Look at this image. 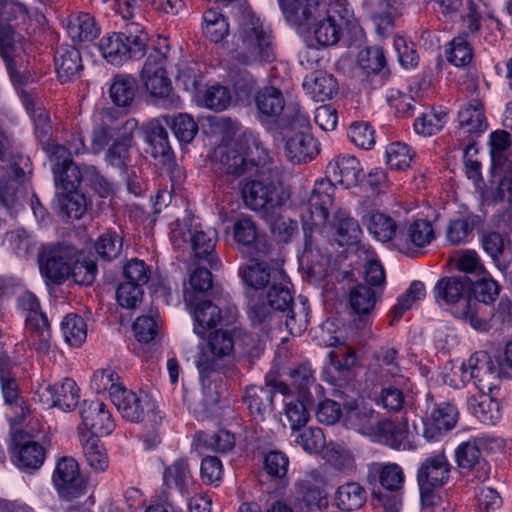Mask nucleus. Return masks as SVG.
Instances as JSON below:
<instances>
[{
  "instance_id": "nucleus-1",
  "label": "nucleus",
  "mask_w": 512,
  "mask_h": 512,
  "mask_svg": "<svg viewBox=\"0 0 512 512\" xmlns=\"http://www.w3.org/2000/svg\"><path fill=\"white\" fill-rule=\"evenodd\" d=\"M287 22L309 33L323 47L336 45L353 20L342 0H278Z\"/></svg>"
},
{
  "instance_id": "nucleus-2",
  "label": "nucleus",
  "mask_w": 512,
  "mask_h": 512,
  "mask_svg": "<svg viewBox=\"0 0 512 512\" xmlns=\"http://www.w3.org/2000/svg\"><path fill=\"white\" fill-rule=\"evenodd\" d=\"M335 195V186L328 180H317L305 205V211L301 213L303 230L305 233V248L302 260L313 264L323 265L328 262V257L321 255L319 260L314 257V238L315 234L322 236L327 229L329 210L333 204Z\"/></svg>"
},
{
  "instance_id": "nucleus-3",
  "label": "nucleus",
  "mask_w": 512,
  "mask_h": 512,
  "mask_svg": "<svg viewBox=\"0 0 512 512\" xmlns=\"http://www.w3.org/2000/svg\"><path fill=\"white\" fill-rule=\"evenodd\" d=\"M436 304L448 310L455 318L468 323L473 329L485 331L489 328L486 318L480 315L481 306L468 294L467 283L459 277H443L434 286Z\"/></svg>"
},
{
  "instance_id": "nucleus-4",
  "label": "nucleus",
  "mask_w": 512,
  "mask_h": 512,
  "mask_svg": "<svg viewBox=\"0 0 512 512\" xmlns=\"http://www.w3.org/2000/svg\"><path fill=\"white\" fill-rule=\"evenodd\" d=\"M233 45V60L241 65L270 62L275 58L271 28L254 15L245 17Z\"/></svg>"
},
{
  "instance_id": "nucleus-5",
  "label": "nucleus",
  "mask_w": 512,
  "mask_h": 512,
  "mask_svg": "<svg viewBox=\"0 0 512 512\" xmlns=\"http://www.w3.org/2000/svg\"><path fill=\"white\" fill-rule=\"evenodd\" d=\"M369 483L379 482L383 490L373 491L377 512H399L402 505V489L405 475L396 463L372 462L367 466Z\"/></svg>"
},
{
  "instance_id": "nucleus-6",
  "label": "nucleus",
  "mask_w": 512,
  "mask_h": 512,
  "mask_svg": "<svg viewBox=\"0 0 512 512\" xmlns=\"http://www.w3.org/2000/svg\"><path fill=\"white\" fill-rule=\"evenodd\" d=\"M445 382L456 389L473 382L480 392L491 393L498 385L499 372L486 351H477L467 362L454 368L452 374L446 376Z\"/></svg>"
},
{
  "instance_id": "nucleus-7",
  "label": "nucleus",
  "mask_w": 512,
  "mask_h": 512,
  "mask_svg": "<svg viewBox=\"0 0 512 512\" xmlns=\"http://www.w3.org/2000/svg\"><path fill=\"white\" fill-rule=\"evenodd\" d=\"M170 230V241L174 248L181 249L190 241L195 256L206 259L211 268H217L218 259L212 254L217 242V231L214 228L204 230L194 218L187 217L172 222Z\"/></svg>"
},
{
  "instance_id": "nucleus-8",
  "label": "nucleus",
  "mask_w": 512,
  "mask_h": 512,
  "mask_svg": "<svg viewBox=\"0 0 512 512\" xmlns=\"http://www.w3.org/2000/svg\"><path fill=\"white\" fill-rule=\"evenodd\" d=\"M133 29L125 32H113L103 36L99 42V50L112 65L120 66L130 59H140L146 53L148 35L140 25L131 23Z\"/></svg>"
},
{
  "instance_id": "nucleus-9",
  "label": "nucleus",
  "mask_w": 512,
  "mask_h": 512,
  "mask_svg": "<svg viewBox=\"0 0 512 512\" xmlns=\"http://www.w3.org/2000/svg\"><path fill=\"white\" fill-rule=\"evenodd\" d=\"M21 19L23 23L29 19V12L26 7L15 0H0V53L4 58L9 72L10 78L13 82L21 83V77L16 70V52L22 48L19 39H16V34L9 22Z\"/></svg>"
},
{
  "instance_id": "nucleus-10",
  "label": "nucleus",
  "mask_w": 512,
  "mask_h": 512,
  "mask_svg": "<svg viewBox=\"0 0 512 512\" xmlns=\"http://www.w3.org/2000/svg\"><path fill=\"white\" fill-rule=\"evenodd\" d=\"M246 206L264 216L273 215L288 200V193L269 178H258L247 182L242 189Z\"/></svg>"
},
{
  "instance_id": "nucleus-11",
  "label": "nucleus",
  "mask_w": 512,
  "mask_h": 512,
  "mask_svg": "<svg viewBox=\"0 0 512 512\" xmlns=\"http://www.w3.org/2000/svg\"><path fill=\"white\" fill-rule=\"evenodd\" d=\"M141 80L145 91L155 101H163L173 107H179L181 100L175 96L172 82L167 75L165 58L157 53L150 54L141 71Z\"/></svg>"
},
{
  "instance_id": "nucleus-12",
  "label": "nucleus",
  "mask_w": 512,
  "mask_h": 512,
  "mask_svg": "<svg viewBox=\"0 0 512 512\" xmlns=\"http://www.w3.org/2000/svg\"><path fill=\"white\" fill-rule=\"evenodd\" d=\"M452 465L444 450L427 456L417 470V482L423 501L432 497L433 492L445 486L450 480Z\"/></svg>"
},
{
  "instance_id": "nucleus-13",
  "label": "nucleus",
  "mask_w": 512,
  "mask_h": 512,
  "mask_svg": "<svg viewBox=\"0 0 512 512\" xmlns=\"http://www.w3.org/2000/svg\"><path fill=\"white\" fill-rule=\"evenodd\" d=\"M73 262L74 248L67 245H44L38 253L41 275L54 284H61L70 276Z\"/></svg>"
},
{
  "instance_id": "nucleus-14",
  "label": "nucleus",
  "mask_w": 512,
  "mask_h": 512,
  "mask_svg": "<svg viewBox=\"0 0 512 512\" xmlns=\"http://www.w3.org/2000/svg\"><path fill=\"white\" fill-rule=\"evenodd\" d=\"M53 485L59 497L73 502L87 495V482L81 477L78 462L70 456H64L56 462L52 475Z\"/></svg>"
},
{
  "instance_id": "nucleus-15",
  "label": "nucleus",
  "mask_w": 512,
  "mask_h": 512,
  "mask_svg": "<svg viewBox=\"0 0 512 512\" xmlns=\"http://www.w3.org/2000/svg\"><path fill=\"white\" fill-rule=\"evenodd\" d=\"M191 314L193 317L194 333L204 339L208 330L218 325L229 326L236 322L238 317L237 307L233 304H226L224 308L209 300L196 303Z\"/></svg>"
},
{
  "instance_id": "nucleus-16",
  "label": "nucleus",
  "mask_w": 512,
  "mask_h": 512,
  "mask_svg": "<svg viewBox=\"0 0 512 512\" xmlns=\"http://www.w3.org/2000/svg\"><path fill=\"white\" fill-rule=\"evenodd\" d=\"M245 155L230 151L225 154V171L230 174L242 175L244 173L264 174L265 165L269 162V153L263 145L256 139H253L252 146L248 147Z\"/></svg>"
},
{
  "instance_id": "nucleus-17",
  "label": "nucleus",
  "mask_w": 512,
  "mask_h": 512,
  "mask_svg": "<svg viewBox=\"0 0 512 512\" xmlns=\"http://www.w3.org/2000/svg\"><path fill=\"white\" fill-rule=\"evenodd\" d=\"M82 425L78 431H88L99 436H108L115 429V422L106 404L100 400H85L80 410Z\"/></svg>"
},
{
  "instance_id": "nucleus-18",
  "label": "nucleus",
  "mask_w": 512,
  "mask_h": 512,
  "mask_svg": "<svg viewBox=\"0 0 512 512\" xmlns=\"http://www.w3.org/2000/svg\"><path fill=\"white\" fill-rule=\"evenodd\" d=\"M47 152L53 162L52 171L56 186H60L65 192L76 191L81 182V171L71 158L65 157V148L61 145H52Z\"/></svg>"
},
{
  "instance_id": "nucleus-19",
  "label": "nucleus",
  "mask_w": 512,
  "mask_h": 512,
  "mask_svg": "<svg viewBox=\"0 0 512 512\" xmlns=\"http://www.w3.org/2000/svg\"><path fill=\"white\" fill-rule=\"evenodd\" d=\"M138 127V121L134 118L126 120L117 131V137L108 148L106 164L125 171L129 163V150L133 143V135Z\"/></svg>"
},
{
  "instance_id": "nucleus-20",
  "label": "nucleus",
  "mask_w": 512,
  "mask_h": 512,
  "mask_svg": "<svg viewBox=\"0 0 512 512\" xmlns=\"http://www.w3.org/2000/svg\"><path fill=\"white\" fill-rule=\"evenodd\" d=\"M329 176L326 180L335 181L345 188L358 185L363 177V168L359 160L352 155H340L329 162L326 168ZM334 186V184H332Z\"/></svg>"
},
{
  "instance_id": "nucleus-21",
  "label": "nucleus",
  "mask_w": 512,
  "mask_h": 512,
  "mask_svg": "<svg viewBox=\"0 0 512 512\" xmlns=\"http://www.w3.org/2000/svg\"><path fill=\"white\" fill-rule=\"evenodd\" d=\"M254 102L256 117L262 124H271L278 121L285 108V99L280 89L267 86L259 90Z\"/></svg>"
},
{
  "instance_id": "nucleus-22",
  "label": "nucleus",
  "mask_w": 512,
  "mask_h": 512,
  "mask_svg": "<svg viewBox=\"0 0 512 512\" xmlns=\"http://www.w3.org/2000/svg\"><path fill=\"white\" fill-rule=\"evenodd\" d=\"M458 410L455 405L442 402L435 406L424 422V436L436 440L443 432L453 429L457 423Z\"/></svg>"
},
{
  "instance_id": "nucleus-23",
  "label": "nucleus",
  "mask_w": 512,
  "mask_h": 512,
  "mask_svg": "<svg viewBox=\"0 0 512 512\" xmlns=\"http://www.w3.org/2000/svg\"><path fill=\"white\" fill-rule=\"evenodd\" d=\"M434 239L435 232L432 223L425 219H416L399 236L397 245L402 253L412 255L415 248H424Z\"/></svg>"
},
{
  "instance_id": "nucleus-24",
  "label": "nucleus",
  "mask_w": 512,
  "mask_h": 512,
  "mask_svg": "<svg viewBox=\"0 0 512 512\" xmlns=\"http://www.w3.org/2000/svg\"><path fill=\"white\" fill-rule=\"evenodd\" d=\"M455 458L459 468L473 473V479L483 482L489 478V465L481 460V452L475 439L462 442L455 450Z\"/></svg>"
},
{
  "instance_id": "nucleus-25",
  "label": "nucleus",
  "mask_w": 512,
  "mask_h": 512,
  "mask_svg": "<svg viewBox=\"0 0 512 512\" xmlns=\"http://www.w3.org/2000/svg\"><path fill=\"white\" fill-rule=\"evenodd\" d=\"M273 388L285 396V414L293 430H299L306 425L309 419L308 405L312 402V398L302 399L296 396V399L289 398L292 391L289 386L282 381L273 382Z\"/></svg>"
},
{
  "instance_id": "nucleus-26",
  "label": "nucleus",
  "mask_w": 512,
  "mask_h": 512,
  "mask_svg": "<svg viewBox=\"0 0 512 512\" xmlns=\"http://www.w3.org/2000/svg\"><path fill=\"white\" fill-rule=\"evenodd\" d=\"M372 408L356 403L346 409L344 421L348 428L374 438L380 419Z\"/></svg>"
},
{
  "instance_id": "nucleus-27",
  "label": "nucleus",
  "mask_w": 512,
  "mask_h": 512,
  "mask_svg": "<svg viewBox=\"0 0 512 512\" xmlns=\"http://www.w3.org/2000/svg\"><path fill=\"white\" fill-rule=\"evenodd\" d=\"M273 391L257 385L248 386L242 397L250 415L257 420H264L273 411Z\"/></svg>"
},
{
  "instance_id": "nucleus-28",
  "label": "nucleus",
  "mask_w": 512,
  "mask_h": 512,
  "mask_svg": "<svg viewBox=\"0 0 512 512\" xmlns=\"http://www.w3.org/2000/svg\"><path fill=\"white\" fill-rule=\"evenodd\" d=\"M303 89L315 101L331 99L338 92L336 78L327 72L318 70L307 75L303 80Z\"/></svg>"
},
{
  "instance_id": "nucleus-29",
  "label": "nucleus",
  "mask_w": 512,
  "mask_h": 512,
  "mask_svg": "<svg viewBox=\"0 0 512 512\" xmlns=\"http://www.w3.org/2000/svg\"><path fill=\"white\" fill-rule=\"evenodd\" d=\"M79 441L81 443L85 460L89 467L95 472H104L109 467V457L99 437L88 431L79 430Z\"/></svg>"
},
{
  "instance_id": "nucleus-30",
  "label": "nucleus",
  "mask_w": 512,
  "mask_h": 512,
  "mask_svg": "<svg viewBox=\"0 0 512 512\" xmlns=\"http://www.w3.org/2000/svg\"><path fill=\"white\" fill-rule=\"evenodd\" d=\"M54 62L58 79L62 83L76 78L83 68L81 54L72 46L59 47Z\"/></svg>"
},
{
  "instance_id": "nucleus-31",
  "label": "nucleus",
  "mask_w": 512,
  "mask_h": 512,
  "mask_svg": "<svg viewBox=\"0 0 512 512\" xmlns=\"http://www.w3.org/2000/svg\"><path fill=\"white\" fill-rule=\"evenodd\" d=\"M333 228L340 246H353L361 241L362 229L356 219L345 210H338L333 216Z\"/></svg>"
},
{
  "instance_id": "nucleus-32",
  "label": "nucleus",
  "mask_w": 512,
  "mask_h": 512,
  "mask_svg": "<svg viewBox=\"0 0 512 512\" xmlns=\"http://www.w3.org/2000/svg\"><path fill=\"white\" fill-rule=\"evenodd\" d=\"M112 402L123 418L131 422L141 421L145 410L150 406L146 396L139 397L136 393L128 391L125 387L119 392V395L114 396Z\"/></svg>"
},
{
  "instance_id": "nucleus-33",
  "label": "nucleus",
  "mask_w": 512,
  "mask_h": 512,
  "mask_svg": "<svg viewBox=\"0 0 512 512\" xmlns=\"http://www.w3.org/2000/svg\"><path fill=\"white\" fill-rule=\"evenodd\" d=\"M459 128L463 133L480 135L487 129L484 105L473 100L464 105L458 112Z\"/></svg>"
},
{
  "instance_id": "nucleus-34",
  "label": "nucleus",
  "mask_w": 512,
  "mask_h": 512,
  "mask_svg": "<svg viewBox=\"0 0 512 512\" xmlns=\"http://www.w3.org/2000/svg\"><path fill=\"white\" fill-rule=\"evenodd\" d=\"M53 406L68 412L76 408L80 399V388L71 378L49 385L47 387Z\"/></svg>"
},
{
  "instance_id": "nucleus-35",
  "label": "nucleus",
  "mask_w": 512,
  "mask_h": 512,
  "mask_svg": "<svg viewBox=\"0 0 512 512\" xmlns=\"http://www.w3.org/2000/svg\"><path fill=\"white\" fill-rule=\"evenodd\" d=\"M363 223L369 234L380 242H390L397 235L398 224L388 214L379 211L370 212L364 217Z\"/></svg>"
},
{
  "instance_id": "nucleus-36",
  "label": "nucleus",
  "mask_w": 512,
  "mask_h": 512,
  "mask_svg": "<svg viewBox=\"0 0 512 512\" xmlns=\"http://www.w3.org/2000/svg\"><path fill=\"white\" fill-rule=\"evenodd\" d=\"M317 152L316 141L308 134L296 132L286 140L285 155L293 163L311 160Z\"/></svg>"
},
{
  "instance_id": "nucleus-37",
  "label": "nucleus",
  "mask_w": 512,
  "mask_h": 512,
  "mask_svg": "<svg viewBox=\"0 0 512 512\" xmlns=\"http://www.w3.org/2000/svg\"><path fill=\"white\" fill-rule=\"evenodd\" d=\"M291 283L283 269L274 270V281L267 294L271 308L275 311H286L293 303V296L290 290Z\"/></svg>"
},
{
  "instance_id": "nucleus-38",
  "label": "nucleus",
  "mask_w": 512,
  "mask_h": 512,
  "mask_svg": "<svg viewBox=\"0 0 512 512\" xmlns=\"http://www.w3.org/2000/svg\"><path fill=\"white\" fill-rule=\"evenodd\" d=\"M408 435L406 424L382 419L373 439L394 449H405L409 444Z\"/></svg>"
},
{
  "instance_id": "nucleus-39",
  "label": "nucleus",
  "mask_w": 512,
  "mask_h": 512,
  "mask_svg": "<svg viewBox=\"0 0 512 512\" xmlns=\"http://www.w3.org/2000/svg\"><path fill=\"white\" fill-rule=\"evenodd\" d=\"M137 91L136 79L128 74H116L109 86V96L114 105L129 107L135 98Z\"/></svg>"
},
{
  "instance_id": "nucleus-40",
  "label": "nucleus",
  "mask_w": 512,
  "mask_h": 512,
  "mask_svg": "<svg viewBox=\"0 0 512 512\" xmlns=\"http://www.w3.org/2000/svg\"><path fill=\"white\" fill-rule=\"evenodd\" d=\"M367 492L358 482L349 481L340 485L335 492V503L343 511H355L366 502Z\"/></svg>"
},
{
  "instance_id": "nucleus-41",
  "label": "nucleus",
  "mask_w": 512,
  "mask_h": 512,
  "mask_svg": "<svg viewBox=\"0 0 512 512\" xmlns=\"http://www.w3.org/2000/svg\"><path fill=\"white\" fill-rule=\"evenodd\" d=\"M163 483L167 488H175L181 494L187 492L190 485L193 484V476L187 459L178 458L167 466L163 473Z\"/></svg>"
},
{
  "instance_id": "nucleus-42",
  "label": "nucleus",
  "mask_w": 512,
  "mask_h": 512,
  "mask_svg": "<svg viewBox=\"0 0 512 512\" xmlns=\"http://www.w3.org/2000/svg\"><path fill=\"white\" fill-rule=\"evenodd\" d=\"M45 459L44 448L35 441H29L15 446L13 449V462L21 470L39 469Z\"/></svg>"
},
{
  "instance_id": "nucleus-43",
  "label": "nucleus",
  "mask_w": 512,
  "mask_h": 512,
  "mask_svg": "<svg viewBox=\"0 0 512 512\" xmlns=\"http://www.w3.org/2000/svg\"><path fill=\"white\" fill-rule=\"evenodd\" d=\"M264 263L251 259L244 267L239 269L243 282L254 290L264 289L274 281V270Z\"/></svg>"
},
{
  "instance_id": "nucleus-44",
  "label": "nucleus",
  "mask_w": 512,
  "mask_h": 512,
  "mask_svg": "<svg viewBox=\"0 0 512 512\" xmlns=\"http://www.w3.org/2000/svg\"><path fill=\"white\" fill-rule=\"evenodd\" d=\"M329 366L327 372L331 373V378L327 379L335 385L337 378L350 370L356 363V353L348 346L340 345L328 353Z\"/></svg>"
},
{
  "instance_id": "nucleus-45",
  "label": "nucleus",
  "mask_w": 512,
  "mask_h": 512,
  "mask_svg": "<svg viewBox=\"0 0 512 512\" xmlns=\"http://www.w3.org/2000/svg\"><path fill=\"white\" fill-rule=\"evenodd\" d=\"M426 296L425 285L421 281H413L409 288L397 298L396 304L391 308L390 324L398 322L404 313L413 308L414 304L421 301Z\"/></svg>"
},
{
  "instance_id": "nucleus-46",
  "label": "nucleus",
  "mask_w": 512,
  "mask_h": 512,
  "mask_svg": "<svg viewBox=\"0 0 512 512\" xmlns=\"http://www.w3.org/2000/svg\"><path fill=\"white\" fill-rule=\"evenodd\" d=\"M202 32L211 42H222L230 32L227 18L215 9L206 10L202 16Z\"/></svg>"
},
{
  "instance_id": "nucleus-47",
  "label": "nucleus",
  "mask_w": 512,
  "mask_h": 512,
  "mask_svg": "<svg viewBox=\"0 0 512 512\" xmlns=\"http://www.w3.org/2000/svg\"><path fill=\"white\" fill-rule=\"evenodd\" d=\"M90 387L96 393H108L111 401L125 387L118 373L108 367L97 369L90 380Z\"/></svg>"
},
{
  "instance_id": "nucleus-48",
  "label": "nucleus",
  "mask_w": 512,
  "mask_h": 512,
  "mask_svg": "<svg viewBox=\"0 0 512 512\" xmlns=\"http://www.w3.org/2000/svg\"><path fill=\"white\" fill-rule=\"evenodd\" d=\"M67 32L74 42H90L97 38L100 29L88 13H81L69 20Z\"/></svg>"
},
{
  "instance_id": "nucleus-49",
  "label": "nucleus",
  "mask_w": 512,
  "mask_h": 512,
  "mask_svg": "<svg viewBox=\"0 0 512 512\" xmlns=\"http://www.w3.org/2000/svg\"><path fill=\"white\" fill-rule=\"evenodd\" d=\"M470 409L475 417L486 425H495L501 418L500 404L497 400L482 393L469 401Z\"/></svg>"
},
{
  "instance_id": "nucleus-50",
  "label": "nucleus",
  "mask_w": 512,
  "mask_h": 512,
  "mask_svg": "<svg viewBox=\"0 0 512 512\" xmlns=\"http://www.w3.org/2000/svg\"><path fill=\"white\" fill-rule=\"evenodd\" d=\"M448 121V112L446 108H433L423 113L414 121V130L417 134L423 136H432L438 133Z\"/></svg>"
},
{
  "instance_id": "nucleus-51",
  "label": "nucleus",
  "mask_w": 512,
  "mask_h": 512,
  "mask_svg": "<svg viewBox=\"0 0 512 512\" xmlns=\"http://www.w3.org/2000/svg\"><path fill=\"white\" fill-rule=\"evenodd\" d=\"M19 96L27 113L33 119L37 133L46 135L50 129V118L42 103L25 90H21Z\"/></svg>"
},
{
  "instance_id": "nucleus-52",
  "label": "nucleus",
  "mask_w": 512,
  "mask_h": 512,
  "mask_svg": "<svg viewBox=\"0 0 512 512\" xmlns=\"http://www.w3.org/2000/svg\"><path fill=\"white\" fill-rule=\"evenodd\" d=\"M381 296L377 290L359 284L350 291L349 302L357 314L368 315L373 311L376 302Z\"/></svg>"
},
{
  "instance_id": "nucleus-53",
  "label": "nucleus",
  "mask_w": 512,
  "mask_h": 512,
  "mask_svg": "<svg viewBox=\"0 0 512 512\" xmlns=\"http://www.w3.org/2000/svg\"><path fill=\"white\" fill-rule=\"evenodd\" d=\"M18 307L25 316L26 328L46 326L48 319L40 310V303L33 293L24 292L18 298Z\"/></svg>"
},
{
  "instance_id": "nucleus-54",
  "label": "nucleus",
  "mask_w": 512,
  "mask_h": 512,
  "mask_svg": "<svg viewBox=\"0 0 512 512\" xmlns=\"http://www.w3.org/2000/svg\"><path fill=\"white\" fill-rule=\"evenodd\" d=\"M65 342L72 347H80L87 337V324L76 314H68L61 322Z\"/></svg>"
},
{
  "instance_id": "nucleus-55",
  "label": "nucleus",
  "mask_w": 512,
  "mask_h": 512,
  "mask_svg": "<svg viewBox=\"0 0 512 512\" xmlns=\"http://www.w3.org/2000/svg\"><path fill=\"white\" fill-rule=\"evenodd\" d=\"M26 194L24 181L17 178L0 179V205L7 210L15 208Z\"/></svg>"
},
{
  "instance_id": "nucleus-56",
  "label": "nucleus",
  "mask_w": 512,
  "mask_h": 512,
  "mask_svg": "<svg viewBox=\"0 0 512 512\" xmlns=\"http://www.w3.org/2000/svg\"><path fill=\"white\" fill-rule=\"evenodd\" d=\"M414 158L413 150L403 142H392L386 147L385 161L393 170H406Z\"/></svg>"
},
{
  "instance_id": "nucleus-57",
  "label": "nucleus",
  "mask_w": 512,
  "mask_h": 512,
  "mask_svg": "<svg viewBox=\"0 0 512 512\" xmlns=\"http://www.w3.org/2000/svg\"><path fill=\"white\" fill-rule=\"evenodd\" d=\"M166 124L171 128L176 138L181 142H190L198 132V125L193 117L187 113H179L165 117Z\"/></svg>"
},
{
  "instance_id": "nucleus-58",
  "label": "nucleus",
  "mask_w": 512,
  "mask_h": 512,
  "mask_svg": "<svg viewBox=\"0 0 512 512\" xmlns=\"http://www.w3.org/2000/svg\"><path fill=\"white\" fill-rule=\"evenodd\" d=\"M232 234L235 242L244 247H252L259 239L258 227L249 216H241L235 220Z\"/></svg>"
},
{
  "instance_id": "nucleus-59",
  "label": "nucleus",
  "mask_w": 512,
  "mask_h": 512,
  "mask_svg": "<svg viewBox=\"0 0 512 512\" xmlns=\"http://www.w3.org/2000/svg\"><path fill=\"white\" fill-rule=\"evenodd\" d=\"M161 320L157 313L139 316L133 323V332L137 341L149 343L159 334Z\"/></svg>"
},
{
  "instance_id": "nucleus-60",
  "label": "nucleus",
  "mask_w": 512,
  "mask_h": 512,
  "mask_svg": "<svg viewBox=\"0 0 512 512\" xmlns=\"http://www.w3.org/2000/svg\"><path fill=\"white\" fill-rule=\"evenodd\" d=\"M448 62L456 67H465L473 59V49L463 35L455 37L446 50Z\"/></svg>"
},
{
  "instance_id": "nucleus-61",
  "label": "nucleus",
  "mask_w": 512,
  "mask_h": 512,
  "mask_svg": "<svg viewBox=\"0 0 512 512\" xmlns=\"http://www.w3.org/2000/svg\"><path fill=\"white\" fill-rule=\"evenodd\" d=\"M456 269L466 274L480 276L485 274V267L475 250L463 249L456 251L451 258Z\"/></svg>"
},
{
  "instance_id": "nucleus-62",
  "label": "nucleus",
  "mask_w": 512,
  "mask_h": 512,
  "mask_svg": "<svg viewBox=\"0 0 512 512\" xmlns=\"http://www.w3.org/2000/svg\"><path fill=\"white\" fill-rule=\"evenodd\" d=\"M86 198L74 192H65L59 197V213L68 218L80 219L86 211Z\"/></svg>"
},
{
  "instance_id": "nucleus-63",
  "label": "nucleus",
  "mask_w": 512,
  "mask_h": 512,
  "mask_svg": "<svg viewBox=\"0 0 512 512\" xmlns=\"http://www.w3.org/2000/svg\"><path fill=\"white\" fill-rule=\"evenodd\" d=\"M358 64L367 73H378L386 66V57L380 47H368L358 54Z\"/></svg>"
},
{
  "instance_id": "nucleus-64",
  "label": "nucleus",
  "mask_w": 512,
  "mask_h": 512,
  "mask_svg": "<svg viewBox=\"0 0 512 512\" xmlns=\"http://www.w3.org/2000/svg\"><path fill=\"white\" fill-rule=\"evenodd\" d=\"M351 142L359 148L369 150L375 145V130L368 122H354L348 130Z\"/></svg>"
}]
</instances>
